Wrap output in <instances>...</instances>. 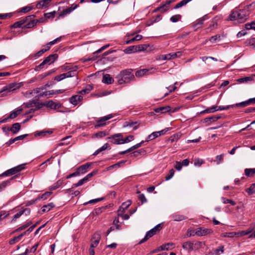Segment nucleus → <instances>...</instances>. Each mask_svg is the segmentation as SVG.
Masks as SVG:
<instances>
[{
  "instance_id": "052dcab7",
  "label": "nucleus",
  "mask_w": 255,
  "mask_h": 255,
  "mask_svg": "<svg viewBox=\"0 0 255 255\" xmlns=\"http://www.w3.org/2000/svg\"><path fill=\"white\" fill-rule=\"evenodd\" d=\"M224 154H222L219 155H217L216 157V160L215 162H216L217 164H219L223 160Z\"/></svg>"
},
{
  "instance_id": "2f4dec72",
  "label": "nucleus",
  "mask_w": 255,
  "mask_h": 255,
  "mask_svg": "<svg viewBox=\"0 0 255 255\" xmlns=\"http://www.w3.org/2000/svg\"><path fill=\"white\" fill-rule=\"evenodd\" d=\"M153 230H150V231H148L145 237H144V238L143 239H142L139 243V244H141L144 242H145L146 241H147L148 239H149L150 238H151L152 236H153L154 235V234L152 232V231H153Z\"/></svg>"
},
{
  "instance_id": "6e6d98bb",
  "label": "nucleus",
  "mask_w": 255,
  "mask_h": 255,
  "mask_svg": "<svg viewBox=\"0 0 255 255\" xmlns=\"http://www.w3.org/2000/svg\"><path fill=\"white\" fill-rule=\"evenodd\" d=\"M174 174V170L173 169H171L169 170V173L165 176V180H170Z\"/></svg>"
},
{
  "instance_id": "37998d69",
  "label": "nucleus",
  "mask_w": 255,
  "mask_h": 255,
  "mask_svg": "<svg viewBox=\"0 0 255 255\" xmlns=\"http://www.w3.org/2000/svg\"><path fill=\"white\" fill-rule=\"evenodd\" d=\"M136 46L137 47L136 49L137 52H140L146 50L147 48L149 46V45L147 44H142L136 45Z\"/></svg>"
},
{
  "instance_id": "58836bf2",
  "label": "nucleus",
  "mask_w": 255,
  "mask_h": 255,
  "mask_svg": "<svg viewBox=\"0 0 255 255\" xmlns=\"http://www.w3.org/2000/svg\"><path fill=\"white\" fill-rule=\"evenodd\" d=\"M249 105H250V104H249V102H248V100L246 101H244V102H241L239 103H237V104H236L234 105H232V108H234L235 107H245Z\"/></svg>"
},
{
  "instance_id": "e2e57ef3",
  "label": "nucleus",
  "mask_w": 255,
  "mask_h": 255,
  "mask_svg": "<svg viewBox=\"0 0 255 255\" xmlns=\"http://www.w3.org/2000/svg\"><path fill=\"white\" fill-rule=\"evenodd\" d=\"M204 163L203 159L197 158L195 159L194 164L195 166H200Z\"/></svg>"
},
{
  "instance_id": "5701e85b",
  "label": "nucleus",
  "mask_w": 255,
  "mask_h": 255,
  "mask_svg": "<svg viewBox=\"0 0 255 255\" xmlns=\"http://www.w3.org/2000/svg\"><path fill=\"white\" fill-rule=\"evenodd\" d=\"M50 1L51 0H42L36 4V7L37 8L46 7L48 5Z\"/></svg>"
},
{
  "instance_id": "b1692460",
  "label": "nucleus",
  "mask_w": 255,
  "mask_h": 255,
  "mask_svg": "<svg viewBox=\"0 0 255 255\" xmlns=\"http://www.w3.org/2000/svg\"><path fill=\"white\" fill-rule=\"evenodd\" d=\"M138 125H137V122H126L124 123V126H123V127L124 128H126V127L131 128H132V129L133 130L136 129L138 128Z\"/></svg>"
},
{
  "instance_id": "680f3d73",
  "label": "nucleus",
  "mask_w": 255,
  "mask_h": 255,
  "mask_svg": "<svg viewBox=\"0 0 255 255\" xmlns=\"http://www.w3.org/2000/svg\"><path fill=\"white\" fill-rule=\"evenodd\" d=\"M126 162V160H122L120 162H119L115 164H113L109 167L110 168H119L121 166V164H124Z\"/></svg>"
},
{
  "instance_id": "69168bd1",
  "label": "nucleus",
  "mask_w": 255,
  "mask_h": 255,
  "mask_svg": "<svg viewBox=\"0 0 255 255\" xmlns=\"http://www.w3.org/2000/svg\"><path fill=\"white\" fill-rule=\"evenodd\" d=\"M138 198L139 200L141 201L142 204L146 203L147 202V200H146L144 195L143 194H140L138 196Z\"/></svg>"
},
{
  "instance_id": "412c9836",
  "label": "nucleus",
  "mask_w": 255,
  "mask_h": 255,
  "mask_svg": "<svg viewBox=\"0 0 255 255\" xmlns=\"http://www.w3.org/2000/svg\"><path fill=\"white\" fill-rule=\"evenodd\" d=\"M220 118V117L219 116H212L210 117L205 118L204 119H203V122L204 123H207L208 125H209L210 123L217 121Z\"/></svg>"
},
{
  "instance_id": "39448f33",
  "label": "nucleus",
  "mask_w": 255,
  "mask_h": 255,
  "mask_svg": "<svg viewBox=\"0 0 255 255\" xmlns=\"http://www.w3.org/2000/svg\"><path fill=\"white\" fill-rule=\"evenodd\" d=\"M77 74L76 69L71 70L68 72L60 74L56 76L54 78L55 80L60 81L66 78H69L75 76Z\"/></svg>"
},
{
  "instance_id": "4c0bfd02",
  "label": "nucleus",
  "mask_w": 255,
  "mask_h": 255,
  "mask_svg": "<svg viewBox=\"0 0 255 255\" xmlns=\"http://www.w3.org/2000/svg\"><path fill=\"white\" fill-rule=\"evenodd\" d=\"M22 109H19L15 111L12 112L8 116V118H9V119H13L16 118L18 115H19L20 114V113L22 112Z\"/></svg>"
},
{
  "instance_id": "6e6552de",
  "label": "nucleus",
  "mask_w": 255,
  "mask_h": 255,
  "mask_svg": "<svg viewBox=\"0 0 255 255\" xmlns=\"http://www.w3.org/2000/svg\"><path fill=\"white\" fill-rule=\"evenodd\" d=\"M113 118L112 115H109L103 117L97 121V124L94 126L95 128L97 129L101 127H103L106 125L105 122Z\"/></svg>"
},
{
  "instance_id": "603ef678",
  "label": "nucleus",
  "mask_w": 255,
  "mask_h": 255,
  "mask_svg": "<svg viewBox=\"0 0 255 255\" xmlns=\"http://www.w3.org/2000/svg\"><path fill=\"white\" fill-rule=\"evenodd\" d=\"M134 139V136L131 135H129L126 137L125 138H123V143H128L132 140H133Z\"/></svg>"
},
{
  "instance_id": "a878e982",
  "label": "nucleus",
  "mask_w": 255,
  "mask_h": 255,
  "mask_svg": "<svg viewBox=\"0 0 255 255\" xmlns=\"http://www.w3.org/2000/svg\"><path fill=\"white\" fill-rule=\"evenodd\" d=\"M64 92V90H58L56 91H54L53 90L49 91H46L44 92H43L42 93H41L40 94V96H47L48 95H52L55 94H59V93H62Z\"/></svg>"
},
{
  "instance_id": "f03ea898",
  "label": "nucleus",
  "mask_w": 255,
  "mask_h": 255,
  "mask_svg": "<svg viewBox=\"0 0 255 255\" xmlns=\"http://www.w3.org/2000/svg\"><path fill=\"white\" fill-rule=\"evenodd\" d=\"M132 69H126L122 71L117 76V79L119 84L128 83L134 79V75Z\"/></svg>"
},
{
  "instance_id": "f257e3e1",
  "label": "nucleus",
  "mask_w": 255,
  "mask_h": 255,
  "mask_svg": "<svg viewBox=\"0 0 255 255\" xmlns=\"http://www.w3.org/2000/svg\"><path fill=\"white\" fill-rule=\"evenodd\" d=\"M249 15V11L248 7L233 11L230 15V19L231 20H238L239 22L243 23L248 19Z\"/></svg>"
},
{
  "instance_id": "1a4fd4ad",
  "label": "nucleus",
  "mask_w": 255,
  "mask_h": 255,
  "mask_svg": "<svg viewBox=\"0 0 255 255\" xmlns=\"http://www.w3.org/2000/svg\"><path fill=\"white\" fill-rule=\"evenodd\" d=\"M213 233V231L210 229H207L204 228H199L196 229L195 234L198 236H204L210 235Z\"/></svg>"
},
{
  "instance_id": "0eeeda50",
  "label": "nucleus",
  "mask_w": 255,
  "mask_h": 255,
  "mask_svg": "<svg viewBox=\"0 0 255 255\" xmlns=\"http://www.w3.org/2000/svg\"><path fill=\"white\" fill-rule=\"evenodd\" d=\"M181 55V52L171 53L165 55H161L157 58L158 60H167L174 59L176 57H180Z\"/></svg>"
},
{
  "instance_id": "bf43d9fd",
  "label": "nucleus",
  "mask_w": 255,
  "mask_h": 255,
  "mask_svg": "<svg viewBox=\"0 0 255 255\" xmlns=\"http://www.w3.org/2000/svg\"><path fill=\"white\" fill-rule=\"evenodd\" d=\"M222 235L224 237L232 238H234L236 235V233L235 232L225 233Z\"/></svg>"
},
{
  "instance_id": "ea45409f",
  "label": "nucleus",
  "mask_w": 255,
  "mask_h": 255,
  "mask_svg": "<svg viewBox=\"0 0 255 255\" xmlns=\"http://www.w3.org/2000/svg\"><path fill=\"white\" fill-rule=\"evenodd\" d=\"M245 174L247 176H252L255 174V168H246Z\"/></svg>"
},
{
  "instance_id": "393cba45",
  "label": "nucleus",
  "mask_w": 255,
  "mask_h": 255,
  "mask_svg": "<svg viewBox=\"0 0 255 255\" xmlns=\"http://www.w3.org/2000/svg\"><path fill=\"white\" fill-rule=\"evenodd\" d=\"M15 178V176L11 177L9 180L4 181L0 183V192L10 184V181Z\"/></svg>"
},
{
  "instance_id": "bb28decb",
  "label": "nucleus",
  "mask_w": 255,
  "mask_h": 255,
  "mask_svg": "<svg viewBox=\"0 0 255 255\" xmlns=\"http://www.w3.org/2000/svg\"><path fill=\"white\" fill-rule=\"evenodd\" d=\"M21 126L19 123H16L12 125L10 128V131L14 134L16 133L20 129Z\"/></svg>"
},
{
  "instance_id": "de8ad7c7",
  "label": "nucleus",
  "mask_w": 255,
  "mask_h": 255,
  "mask_svg": "<svg viewBox=\"0 0 255 255\" xmlns=\"http://www.w3.org/2000/svg\"><path fill=\"white\" fill-rule=\"evenodd\" d=\"M50 48V46H47L46 48H43L39 50L35 54V57H39L41 56L45 52L47 51Z\"/></svg>"
},
{
  "instance_id": "f704fd0d",
  "label": "nucleus",
  "mask_w": 255,
  "mask_h": 255,
  "mask_svg": "<svg viewBox=\"0 0 255 255\" xmlns=\"http://www.w3.org/2000/svg\"><path fill=\"white\" fill-rule=\"evenodd\" d=\"M172 218L174 221L179 222L186 219V217L183 215L173 214L171 216Z\"/></svg>"
},
{
  "instance_id": "72a5a7b5",
  "label": "nucleus",
  "mask_w": 255,
  "mask_h": 255,
  "mask_svg": "<svg viewBox=\"0 0 255 255\" xmlns=\"http://www.w3.org/2000/svg\"><path fill=\"white\" fill-rule=\"evenodd\" d=\"M193 244L190 242H185L183 244L182 247L184 249L192 251L193 250Z\"/></svg>"
},
{
  "instance_id": "c85d7f7f",
  "label": "nucleus",
  "mask_w": 255,
  "mask_h": 255,
  "mask_svg": "<svg viewBox=\"0 0 255 255\" xmlns=\"http://www.w3.org/2000/svg\"><path fill=\"white\" fill-rule=\"evenodd\" d=\"M54 206H55V205L53 203H50L47 205H45L42 207L41 212L42 213L48 212L51 209L54 208Z\"/></svg>"
},
{
  "instance_id": "09e8293b",
  "label": "nucleus",
  "mask_w": 255,
  "mask_h": 255,
  "mask_svg": "<svg viewBox=\"0 0 255 255\" xmlns=\"http://www.w3.org/2000/svg\"><path fill=\"white\" fill-rule=\"evenodd\" d=\"M71 12V9H70V8L68 7L65 9H64L62 12L59 14L58 18L60 17H63L66 15L69 14Z\"/></svg>"
},
{
  "instance_id": "c756f323",
  "label": "nucleus",
  "mask_w": 255,
  "mask_h": 255,
  "mask_svg": "<svg viewBox=\"0 0 255 255\" xmlns=\"http://www.w3.org/2000/svg\"><path fill=\"white\" fill-rule=\"evenodd\" d=\"M25 234H26V232H24V233L21 234L20 235H19V236L13 238L12 239H11V240H9V244L13 245L15 243H17L21 239V238L24 235H25Z\"/></svg>"
},
{
  "instance_id": "f8f14e48",
  "label": "nucleus",
  "mask_w": 255,
  "mask_h": 255,
  "mask_svg": "<svg viewBox=\"0 0 255 255\" xmlns=\"http://www.w3.org/2000/svg\"><path fill=\"white\" fill-rule=\"evenodd\" d=\"M18 86L17 84L16 83H10L9 84L6 85L5 87H3L2 89L0 91V93H2L4 91H7V92H10L12 91L16 90L18 88Z\"/></svg>"
},
{
  "instance_id": "cd10ccee",
  "label": "nucleus",
  "mask_w": 255,
  "mask_h": 255,
  "mask_svg": "<svg viewBox=\"0 0 255 255\" xmlns=\"http://www.w3.org/2000/svg\"><path fill=\"white\" fill-rule=\"evenodd\" d=\"M170 110V107L169 106L166 107H161L156 108L154 110V111L157 113H164L169 112Z\"/></svg>"
},
{
  "instance_id": "a18cd8bd",
  "label": "nucleus",
  "mask_w": 255,
  "mask_h": 255,
  "mask_svg": "<svg viewBox=\"0 0 255 255\" xmlns=\"http://www.w3.org/2000/svg\"><path fill=\"white\" fill-rule=\"evenodd\" d=\"M51 194V192H46L44 194L38 196L37 197V200H38V201L40 200V199L46 200L50 196Z\"/></svg>"
},
{
  "instance_id": "4be33fe9",
  "label": "nucleus",
  "mask_w": 255,
  "mask_h": 255,
  "mask_svg": "<svg viewBox=\"0 0 255 255\" xmlns=\"http://www.w3.org/2000/svg\"><path fill=\"white\" fill-rule=\"evenodd\" d=\"M131 202L130 201L128 200L127 202L123 203L121 207H120L118 213H124L126 209H127L131 204Z\"/></svg>"
},
{
  "instance_id": "8fccbe9b",
  "label": "nucleus",
  "mask_w": 255,
  "mask_h": 255,
  "mask_svg": "<svg viewBox=\"0 0 255 255\" xmlns=\"http://www.w3.org/2000/svg\"><path fill=\"white\" fill-rule=\"evenodd\" d=\"M181 15H180V14H176V15H174L170 17V20L172 22H176L178 21H179L181 19Z\"/></svg>"
},
{
  "instance_id": "13d9d810",
  "label": "nucleus",
  "mask_w": 255,
  "mask_h": 255,
  "mask_svg": "<svg viewBox=\"0 0 255 255\" xmlns=\"http://www.w3.org/2000/svg\"><path fill=\"white\" fill-rule=\"evenodd\" d=\"M245 27L248 30H250V29L255 30V23L253 22L251 23H246L245 24Z\"/></svg>"
},
{
  "instance_id": "473e14b6",
  "label": "nucleus",
  "mask_w": 255,
  "mask_h": 255,
  "mask_svg": "<svg viewBox=\"0 0 255 255\" xmlns=\"http://www.w3.org/2000/svg\"><path fill=\"white\" fill-rule=\"evenodd\" d=\"M153 230H150V231H148L145 237H144V238L143 239H142L139 243V244H141L144 242H145L146 241H147L148 239H149L150 238H151L152 236H153L154 235V234L152 232V231H153Z\"/></svg>"
},
{
  "instance_id": "6ab92c4d",
  "label": "nucleus",
  "mask_w": 255,
  "mask_h": 255,
  "mask_svg": "<svg viewBox=\"0 0 255 255\" xmlns=\"http://www.w3.org/2000/svg\"><path fill=\"white\" fill-rule=\"evenodd\" d=\"M171 2V0L167 1L165 4H163L161 6H159V7H158L157 8H156L154 10V11L156 12L158 11H161L162 12H165L166 11H167L168 9V7H167V5L170 4Z\"/></svg>"
},
{
  "instance_id": "e433bc0d",
  "label": "nucleus",
  "mask_w": 255,
  "mask_h": 255,
  "mask_svg": "<svg viewBox=\"0 0 255 255\" xmlns=\"http://www.w3.org/2000/svg\"><path fill=\"white\" fill-rule=\"evenodd\" d=\"M108 134V133L107 131H99L96 133H95L93 136V138H102L103 137H104Z\"/></svg>"
},
{
  "instance_id": "ddd939ff",
  "label": "nucleus",
  "mask_w": 255,
  "mask_h": 255,
  "mask_svg": "<svg viewBox=\"0 0 255 255\" xmlns=\"http://www.w3.org/2000/svg\"><path fill=\"white\" fill-rule=\"evenodd\" d=\"M174 246V244L172 243H167L165 245H163L158 248H157L156 250L153 251L151 252V253H155L156 252L161 251H164V250H169L171 249L172 248H173Z\"/></svg>"
},
{
  "instance_id": "338daca9",
  "label": "nucleus",
  "mask_w": 255,
  "mask_h": 255,
  "mask_svg": "<svg viewBox=\"0 0 255 255\" xmlns=\"http://www.w3.org/2000/svg\"><path fill=\"white\" fill-rule=\"evenodd\" d=\"M22 215H23V212L22 211V210H21L13 216L12 221H15L17 219L19 218Z\"/></svg>"
},
{
  "instance_id": "f3484780",
  "label": "nucleus",
  "mask_w": 255,
  "mask_h": 255,
  "mask_svg": "<svg viewBox=\"0 0 255 255\" xmlns=\"http://www.w3.org/2000/svg\"><path fill=\"white\" fill-rule=\"evenodd\" d=\"M44 105L53 110L58 109L61 107V105L60 104L55 103L52 101H49L47 102L44 104Z\"/></svg>"
},
{
  "instance_id": "c03bdc74",
  "label": "nucleus",
  "mask_w": 255,
  "mask_h": 255,
  "mask_svg": "<svg viewBox=\"0 0 255 255\" xmlns=\"http://www.w3.org/2000/svg\"><path fill=\"white\" fill-rule=\"evenodd\" d=\"M62 184V181L58 180L57 182L54 183L53 185L49 187L50 190H54L59 188Z\"/></svg>"
},
{
  "instance_id": "a211bd4d",
  "label": "nucleus",
  "mask_w": 255,
  "mask_h": 255,
  "mask_svg": "<svg viewBox=\"0 0 255 255\" xmlns=\"http://www.w3.org/2000/svg\"><path fill=\"white\" fill-rule=\"evenodd\" d=\"M91 164V163H87L79 166L76 170L79 175L81 174H84L87 172V169L89 168Z\"/></svg>"
},
{
  "instance_id": "aec40b11",
  "label": "nucleus",
  "mask_w": 255,
  "mask_h": 255,
  "mask_svg": "<svg viewBox=\"0 0 255 255\" xmlns=\"http://www.w3.org/2000/svg\"><path fill=\"white\" fill-rule=\"evenodd\" d=\"M114 80L109 74H105L103 76L102 82L107 84H111L113 83Z\"/></svg>"
},
{
  "instance_id": "774afa93",
  "label": "nucleus",
  "mask_w": 255,
  "mask_h": 255,
  "mask_svg": "<svg viewBox=\"0 0 255 255\" xmlns=\"http://www.w3.org/2000/svg\"><path fill=\"white\" fill-rule=\"evenodd\" d=\"M174 167L178 171H180L182 169V165L180 162L176 161Z\"/></svg>"
},
{
  "instance_id": "dca6fc26",
  "label": "nucleus",
  "mask_w": 255,
  "mask_h": 255,
  "mask_svg": "<svg viewBox=\"0 0 255 255\" xmlns=\"http://www.w3.org/2000/svg\"><path fill=\"white\" fill-rule=\"evenodd\" d=\"M100 238L101 237L99 234H95L92 239V243L90 245V247L94 249L96 248L100 242Z\"/></svg>"
},
{
  "instance_id": "423d86ee",
  "label": "nucleus",
  "mask_w": 255,
  "mask_h": 255,
  "mask_svg": "<svg viewBox=\"0 0 255 255\" xmlns=\"http://www.w3.org/2000/svg\"><path fill=\"white\" fill-rule=\"evenodd\" d=\"M123 135L122 133H117L108 137L111 142L115 144H121L123 143Z\"/></svg>"
},
{
  "instance_id": "49530a36",
  "label": "nucleus",
  "mask_w": 255,
  "mask_h": 255,
  "mask_svg": "<svg viewBox=\"0 0 255 255\" xmlns=\"http://www.w3.org/2000/svg\"><path fill=\"white\" fill-rule=\"evenodd\" d=\"M158 133L156 131L152 132L147 136L145 141H149L158 137Z\"/></svg>"
},
{
  "instance_id": "3c124183",
  "label": "nucleus",
  "mask_w": 255,
  "mask_h": 255,
  "mask_svg": "<svg viewBox=\"0 0 255 255\" xmlns=\"http://www.w3.org/2000/svg\"><path fill=\"white\" fill-rule=\"evenodd\" d=\"M222 200L223 203L224 204L230 203V204H231L233 206H234V205H235L236 204V202L235 201H234L233 200H230V199H227V198H224V197H222Z\"/></svg>"
},
{
  "instance_id": "2eb2a0df",
  "label": "nucleus",
  "mask_w": 255,
  "mask_h": 255,
  "mask_svg": "<svg viewBox=\"0 0 255 255\" xmlns=\"http://www.w3.org/2000/svg\"><path fill=\"white\" fill-rule=\"evenodd\" d=\"M34 15L29 18L28 21L25 23L26 24L22 27V28H31L36 25L38 20L33 19Z\"/></svg>"
},
{
  "instance_id": "864d4df0",
  "label": "nucleus",
  "mask_w": 255,
  "mask_h": 255,
  "mask_svg": "<svg viewBox=\"0 0 255 255\" xmlns=\"http://www.w3.org/2000/svg\"><path fill=\"white\" fill-rule=\"evenodd\" d=\"M252 78L250 77H245L244 78H239L237 80V81L240 83H246L248 81L251 80Z\"/></svg>"
},
{
  "instance_id": "5fc2aeb1",
  "label": "nucleus",
  "mask_w": 255,
  "mask_h": 255,
  "mask_svg": "<svg viewBox=\"0 0 255 255\" xmlns=\"http://www.w3.org/2000/svg\"><path fill=\"white\" fill-rule=\"evenodd\" d=\"M97 173V171H93L92 172L88 174L84 178V179L85 180L86 182L88 181L89 179L91 178L92 176L96 175Z\"/></svg>"
},
{
  "instance_id": "0e129e2a",
  "label": "nucleus",
  "mask_w": 255,
  "mask_h": 255,
  "mask_svg": "<svg viewBox=\"0 0 255 255\" xmlns=\"http://www.w3.org/2000/svg\"><path fill=\"white\" fill-rule=\"evenodd\" d=\"M215 254L216 255H220L221 254H223L224 252V247L221 246L219 249H217L215 251Z\"/></svg>"
},
{
  "instance_id": "7ed1b4c3",
  "label": "nucleus",
  "mask_w": 255,
  "mask_h": 255,
  "mask_svg": "<svg viewBox=\"0 0 255 255\" xmlns=\"http://www.w3.org/2000/svg\"><path fill=\"white\" fill-rule=\"evenodd\" d=\"M58 58L56 54H51L45 58V59L38 66H37L35 70L39 71L40 69L43 68L45 65H50L53 63Z\"/></svg>"
},
{
  "instance_id": "a19ab883",
  "label": "nucleus",
  "mask_w": 255,
  "mask_h": 255,
  "mask_svg": "<svg viewBox=\"0 0 255 255\" xmlns=\"http://www.w3.org/2000/svg\"><path fill=\"white\" fill-rule=\"evenodd\" d=\"M142 38V35H136L133 38H131V39H129L128 40H127L126 42V43L127 44H130V43H132L134 41H138V40L141 39Z\"/></svg>"
},
{
  "instance_id": "c9c22d12",
  "label": "nucleus",
  "mask_w": 255,
  "mask_h": 255,
  "mask_svg": "<svg viewBox=\"0 0 255 255\" xmlns=\"http://www.w3.org/2000/svg\"><path fill=\"white\" fill-rule=\"evenodd\" d=\"M205 17L206 15L198 19L194 25V27L197 28H199L203 24L204 20L206 19Z\"/></svg>"
},
{
  "instance_id": "9d476101",
  "label": "nucleus",
  "mask_w": 255,
  "mask_h": 255,
  "mask_svg": "<svg viewBox=\"0 0 255 255\" xmlns=\"http://www.w3.org/2000/svg\"><path fill=\"white\" fill-rule=\"evenodd\" d=\"M33 15H30L26 16V17H25L24 18H22L20 20H19V21L14 23L11 25V27L12 28H19V27H23V26H22V25L25 24L28 21V20L29 18H30L31 17H33Z\"/></svg>"
},
{
  "instance_id": "4d7b16f0",
  "label": "nucleus",
  "mask_w": 255,
  "mask_h": 255,
  "mask_svg": "<svg viewBox=\"0 0 255 255\" xmlns=\"http://www.w3.org/2000/svg\"><path fill=\"white\" fill-rule=\"evenodd\" d=\"M144 141L142 140L140 142L137 143V144L133 145L132 146L130 147V148H129L130 151H131L133 150L134 149H137V148L140 147L142 145V144L144 143Z\"/></svg>"
},
{
  "instance_id": "4468645a",
  "label": "nucleus",
  "mask_w": 255,
  "mask_h": 255,
  "mask_svg": "<svg viewBox=\"0 0 255 255\" xmlns=\"http://www.w3.org/2000/svg\"><path fill=\"white\" fill-rule=\"evenodd\" d=\"M82 99L83 97L81 95H76L71 97L69 101L72 105L76 106L81 102Z\"/></svg>"
},
{
  "instance_id": "20e7f679",
  "label": "nucleus",
  "mask_w": 255,
  "mask_h": 255,
  "mask_svg": "<svg viewBox=\"0 0 255 255\" xmlns=\"http://www.w3.org/2000/svg\"><path fill=\"white\" fill-rule=\"evenodd\" d=\"M24 164H21L19 165L18 166H16L15 167H14L13 168H11L6 171H5L4 172L2 173L0 175V176H8L10 175H14L21 170H22L24 168Z\"/></svg>"
},
{
  "instance_id": "9b49d317",
  "label": "nucleus",
  "mask_w": 255,
  "mask_h": 255,
  "mask_svg": "<svg viewBox=\"0 0 255 255\" xmlns=\"http://www.w3.org/2000/svg\"><path fill=\"white\" fill-rule=\"evenodd\" d=\"M154 72V70L153 69H140L139 70L135 72V75L137 77H141L144 75H147L150 74H152Z\"/></svg>"
},
{
  "instance_id": "7c9ffc66",
  "label": "nucleus",
  "mask_w": 255,
  "mask_h": 255,
  "mask_svg": "<svg viewBox=\"0 0 255 255\" xmlns=\"http://www.w3.org/2000/svg\"><path fill=\"white\" fill-rule=\"evenodd\" d=\"M136 48L137 47L136 45L130 46L125 49L124 50V52L126 54H130L132 53H134L137 52Z\"/></svg>"
},
{
  "instance_id": "79ce46f5",
  "label": "nucleus",
  "mask_w": 255,
  "mask_h": 255,
  "mask_svg": "<svg viewBox=\"0 0 255 255\" xmlns=\"http://www.w3.org/2000/svg\"><path fill=\"white\" fill-rule=\"evenodd\" d=\"M246 191L249 195L255 193V183L251 184L249 188L246 189Z\"/></svg>"
}]
</instances>
